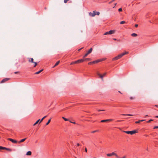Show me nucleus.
<instances>
[{
	"mask_svg": "<svg viewBox=\"0 0 158 158\" xmlns=\"http://www.w3.org/2000/svg\"><path fill=\"white\" fill-rule=\"evenodd\" d=\"M99 14L100 12H99L96 11L95 10L92 13L91 12L89 13V15L92 17H94L96 15H99Z\"/></svg>",
	"mask_w": 158,
	"mask_h": 158,
	"instance_id": "1",
	"label": "nucleus"
},
{
	"mask_svg": "<svg viewBox=\"0 0 158 158\" xmlns=\"http://www.w3.org/2000/svg\"><path fill=\"white\" fill-rule=\"evenodd\" d=\"M125 132L127 134H130L131 135H133L136 133L138 132V131L137 130H133L132 131H125Z\"/></svg>",
	"mask_w": 158,
	"mask_h": 158,
	"instance_id": "2",
	"label": "nucleus"
},
{
	"mask_svg": "<svg viewBox=\"0 0 158 158\" xmlns=\"http://www.w3.org/2000/svg\"><path fill=\"white\" fill-rule=\"evenodd\" d=\"M114 30H110L109 31H107L105 32L104 35H111L113 34L114 33Z\"/></svg>",
	"mask_w": 158,
	"mask_h": 158,
	"instance_id": "3",
	"label": "nucleus"
},
{
	"mask_svg": "<svg viewBox=\"0 0 158 158\" xmlns=\"http://www.w3.org/2000/svg\"><path fill=\"white\" fill-rule=\"evenodd\" d=\"M106 73H104L103 74V75H102L99 73H98L97 75H98L100 78H101L102 80H103V77L105 76L106 75Z\"/></svg>",
	"mask_w": 158,
	"mask_h": 158,
	"instance_id": "4",
	"label": "nucleus"
},
{
	"mask_svg": "<svg viewBox=\"0 0 158 158\" xmlns=\"http://www.w3.org/2000/svg\"><path fill=\"white\" fill-rule=\"evenodd\" d=\"M120 58H121V56H120L119 55H118L117 56H115V57H114L113 58L112 60H118L119 59H120Z\"/></svg>",
	"mask_w": 158,
	"mask_h": 158,
	"instance_id": "5",
	"label": "nucleus"
},
{
	"mask_svg": "<svg viewBox=\"0 0 158 158\" xmlns=\"http://www.w3.org/2000/svg\"><path fill=\"white\" fill-rule=\"evenodd\" d=\"M113 120V119H107L105 120H102L101 121V122L103 123V122H106L108 121H111Z\"/></svg>",
	"mask_w": 158,
	"mask_h": 158,
	"instance_id": "6",
	"label": "nucleus"
},
{
	"mask_svg": "<svg viewBox=\"0 0 158 158\" xmlns=\"http://www.w3.org/2000/svg\"><path fill=\"white\" fill-rule=\"evenodd\" d=\"M8 140H9L10 141H11L13 143H16L18 142L17 140H14V139H11V138H9Z\"/></svg>",
	"mask_w": 158,
	"mask_h": 158,
	"instance_id": "7",
	"label": "nucleus"
},
{
	"mask_svg": "<svg viewBox=\"0 0 158 158\" xmlns=\"http://www.w3.org/2000/svg\"><path fill=\"white\" fill-rule=\"evenodd\" d=\"M9 79H10V78H5L3 79L2 81H1V83H3L9 80Z\"/></svg>",
	"mask_w": 158,
	"mask_h": 158,
	"instance_id": "8",
	"label": "nucleus"
},
{
	"mask_svg": "<svg viewBox=\"0 0 158 158\" xmlns=\"http://www.w3.org/2000/svg\"><path fill=\"white\" fill-rule=\"evenodd\" d=\"M30 60H31V62L32 63H34V65L33 66V67H35L37 64V63L36 62L33 61V58H30Z\"/></svg>",
	"mask_w": 158,
	"mask_h": 158,
	"instance_id": "9",
	"label": "nucleus"
},
{
	"mask_svg": "<svg viewBox=\"0 0 158 158\" xmlns=\"http://www.w3.org/2000/svg\"><path fill=\"white\" fill-rule=\"evenodd\" d=\"M128 52H125L122 53H121L119 55H120V56H121V58L122 56H123L124 55H125L126 54H128Z\"/></svg>",
	"mask_w": 158,
	"mask_h": 158,
	"instance_id": "10",
	"label": "nucleus"
},
{
	"mask_svg": "<svg viewBox=\"0 0 158 158\" xmlns=\"http://www.w3.org/2000/svg\"><path fill=\"white\" fill-rule=\"evenodd\" d=\"M101 60H95V61H92V64H96L97 63H98L99 62H101Z\"/></svg>",
	"mask_w": 158,
	"mask_h": 158,
	"instance_id": "11",
	"label": "nucleus"
},
{
	"mask_svg": "<svg viewBox=\"0 0 158 158\" xmlns=\"http://www.w3.org/2000/svg\"><path fill=\"white\" fill-rule=\"evenodd\" d=\"M84 61H85V59H80L77 60V63L82 62H83Z\"/></svg>",
	"mask_w": 158,
	"mask_h": 158,
	"instance_id": "12",
	"label": "nucleus"
},
{
	"mask_svg": "<svg viewBox=\"0 0 158 158\" xmlns=\"http://www.w3.org/2000/svg\"><path fill=\"white\" fill-rule=\"evenodd\" d=\"M26 139H27L26 138H25L24 139H21L20 141H19L18 142V143H21L23 142Z\"/></svg>",
	"mask_w": 158,
	"mask_h": 158,
	"instance_id": "13",
	"label": "nucleus"
},
{
	"mask_svg": "<svg viewBox=\"0 0 158 158\" xmlns=\"http://www.w3.org/2000/svg\"><path fill=\"white\" fill-rule=\"evenodd\" d=\"M43 70V69H42L40 70L39 71H38V72H35V73L34 74H39L41 72H42Z\"/></svg>",
	"mask_w": 158,
	"mask_h": 158,
	"instance_id": "14",
	"label": "nucleus"
},
{
	"mask_svg": "<svg viewBox=\"0 0 158 158\" xmlns=\"http://www.w3.org/2000/svg\"><path fill=\"white\" fill-rule=\"evenodd\" d=\"M31 154V151H29L26 153V155L27 156H30Z\"/></svg>",
	"mask_w": 158,
	"mask_h": 158,
	"instance_id": "15",
	"label": "nucleus"
},
{
	"mask_svg": "<svg viewBox=\"0 0 158 158\" xmlns=\"http://www.w3.org/2000/svg\"><path fill=\"white\" fill-rule=\"evenodd\" d=\"M122 115H124V116H134V115L132 114H121Z\"/></svg>",
	"mask_w": 158,
	"mask_h": 158,
	"instance_id": "16",
	"label": "nucleus"
},
{
	"mask_svg": "<svg viewBox=\"0 0 158 158\" xmlns=\"http://www.w3.org/2000/svg\"><path fill=\"white\" fill-rule=\"evenodd\" d=\"M60 62V61H57L56 63L55 64V65H54V66L53 67L54 68L55 67H56V66H57L59 64Z\"/></svg>",
	"mask_w": 158,
	"mask_h": 158,
	"instance_id": "17",
	"label": "nucleus"
},
{
	"mask_svg": "<svg viewBox=\"0 0 158 158\" xmlns=\"http://www.w3.org/2000/svg\"><path fill=\"white\" fill-rule=\"evenodd\" d=\"M131 36L133 37H136L137 36V34L135 33H133L131 35Z\"/></svg>",
	"mask_w": 158,
	"mask_h": 158,
	"instance_id": "18",
	"label": "nucleus"
},
{
	"mask_svg": "<svg viewBox=\"0 0 158 158\" xmlns=\"http://www.w3.org/2000/svg\"><path fill=\"white\" fill-rule=\"evenodd\" d=\"M92 50H93V49L92 48H91L89 50V51H88V52H87L89 54H90V53H91L92 51Z\"/></svg>",
	"mask_w": 158,
	"mask_h": 158,
	"instance_id": "19",
	"label": "nucleus"
},
{
	"mask_svg": "<svg viewBox=\"0 0 158 158\" xmlns=\"http://www.w3.org/2000/svg\"><path fill=\"white\" fill-rule=\"evenodd\" d=\"M77 61H73V62H72L70 64L73 65V64H77Z\"/></svg>",
	"mask_w": 158,
	"mask_h": 158,
	"instance_id": "20",
	"label": "nucleus"
},
{
	"mask_svg": "<svg viewBox=\"0 0 158 158\" xmlns=\"http://www.w3.org/2000/svg\"><path fill=\"white\" fill-rule=\"evenodd\" d=\"M47 117V116H45L44 117H43L41 120H40V123L43 120V119H44L45 118H46Z\"/></svg>",
	"mask_w": 158,
	"mask_h": 158,
	"instance_id": "21",
	"label": "nucleus"
},
{
	"mask_svg": "<svg viewBox=\"0 0 158 158\" xmlns=\"http://www.w3.org/2000/svg\"><path fill=\"white\" fill-rule=\"evenodd\" d=\"M40 119H39L38 120H37L36 122L33 124V126H35V125L36 124H37L38 123V122H39V121H40Z\"/></svg>",
	"mask_w": 158,
	"mask_h": 158,
	"instance_id": "22",
	"label": "nucleus"
},
{
	"mask_svg": "<svg viewBox=\"0 0 158 158\" xmlns=\"http://www.w3.org/2000/svg\"><path fill=\"white\" fill-rule=\"evenodd\" d=\"M89 54L88 53V52H87V53H86L84 55V56H83V58H85V57H86L88 55V54Z\"/></svg>",
	"mask_w": 158,
	"mask_h": 158,
	"instance_id": "23",
	"label": "nucleus"
},
{
	"mask_svg": "<svg viewBox=\"0 0 158 158\" xmlns=\"http://www.w3.org/2000/svg\"><path fill=\"white\" fill-rule=\"evenodd\" d=\"M51 119H49L48 121V122L46 123V125H48L49 123H50V121H51Z\"/></svg>",
	"mask_w": 158,
	"mask_h": 158,
	"instance_id": "24",
	"label": "nucleus"
},
{
	"mask_svg": "<svg viewBox=\"0 0 158 158\" xmlns=\"http://www.w3.org/2000/svg\"><path fill=\"white\" fill-rule=\"evenodd\" d=\"M6 148L2 146H0V150L5 149Z\"/></svg>",
	"mask_w": 158,
	"mask_h": 158,
	"instance_id": "25",
	"label": "nucleus"
},
{
	"mask_svg": "<svg viewBox=\"0 0 158 158\" xmlns=\"http://www.w3.org/2000/svg\"><path fill=\"white\" fill-rule=\"evenodd\" d=\"M62 118H63V119H64L65 121H68L69 120V119H67V118H64V117H62Z\"/></svg>",
	"mask_w": 158,
	"mask_h": 158,
	"instance_id": "26",
	"label": "nucleus"
},
{
	"mask_svg": "<svg viewBox=\"0 0 158 158\" xmlns=\"http://www.w3.org/2000/svg\"><path fill=\"white\" fill-rule=\"evenodd\" d=\"M85 59V60H86V61H89V60H91L90 59L88 58H85V59Z\"/></svg>",
	"mask_w": 158,
	"mask_h": 158,
	"instance_id": "27",
	"label": "nucleus"
},
{
	"mask_svg": "<svg viewBox=\"0 0 158 158\" xmlns=\"http://www.w3.org/2000/svg\"><path fill=\"white\" fill-rule=\"evenodd\" d=\"M125 23H126V22L124 21H122L120 22V24H122Z\"/></svg>",
	"mask_w": 158,
	"mask_h": 158,
	"instance_id": "28",
	"label": "nucleus"
},
{
	"mask_svg": "<svg viewBox=\"0 0 158 158\" xmlns=\"http://www.w3.org/2000/svg\"><path fill=\"white\" fill-rule=\"evenodd\" d=\"M107 156H112V155L111 153H108L106 154Z\"/></svg>",
	"mask_w": 158,
	"mask_h": 158,
	"instance_id": "29",
	"label": "nucleus"
},
{
	"mask_svg": "<svg viewBox=\"0 0 158 158\" xmlns=\"http://www.w3.org/2000/svg\"><path fill=\"white\" fill-rule=\"evenodd\" d=\"M106 59V58H103L102 59H98V60H101V61H102L105 60Z\"/></svg>",
	"mask_w": 158,
	"mask_h": 158,
	"instance_id": "30",
	"label": "nucleus"
},
{
	"mask_svg": "<svg viewBox=\"0 0 158 158\" xmlns=\"http://www.w3.org/2000/svg\"><path fill=\"white\" fill-rule=\"evenodd\" d=\"M5 150H8V151H11V149H10V148H6Z\"/></svg>",
	"mask_w": 158,
	"mask_h": 158,
	"instance_id": "31",
	"label": "nucleus"
},
{
	"mask_svg": "<svg viewBox=\"0 0 158 158\" xmlns=\"http://www.w3.org/2000/svg\"><path fill=\"white\" fill-rule=\"evenodd\" d=\"M115 0H112L111 1H110L109 2V4H110L112 2H114V1H115Z\"/></svg>",
	"mask_w": 158,
	"mask_h": 158,
	"instance_id": "32",
	"label": "nucleus"
},
{
	"mask_svg": "<svg viewBox=\"0 0 158 158\" xmlns=\"http://www.w3.org/2000/svg\"><path fill=\"white\" fill-rule=\"evenodd\" d=\"M153 121V119H150L149 120H148V121L147 122L148 123H150V122L151 121Z\"/></svg>",
	"mask_w": 158,
	"mask_h": 158,
	"instance_id": "33",
	"label": "nucleus"
},
{
	"mask_svg": "<svg viewBox=\"0 0 158 158\" xmlns=\"http://www.w3.org/2000/svg\"><path fill=\"white\" fill-rule=\"evenodd\" d=\"M111 153V155H112V156H113V155H114L115 156V155H116V153H114V152H112V153Z\"/></svg>",
	"mask_w": 158,
	"mask_h": 158,
	"instance_id": "34",
	"label": "nucleus"
},
{
	"mask_svg": "<svg viewBox=\"0 0 158 158\" xmlns=\"http://www.w3.org/2000/svg\"><path fill=\"white\" fill-rule=\"evenodd\" d=\"M118 11L119 12L122 11V9L121 8H120L118 9Z\"/></svg>",
	"mask_w": 158,
	"mask_h": 158,
	"instance_id": "35",
	"label": "nucleus"
},
{
	"mask_svg": "<svg viewBox=\"0 0 158 158\" xmlns=\"http://www.w3.org/2000/svg\"><path fill=\"white\" fill-rule=\"evenodd\" d=\"M98 130H95V131H92V133H94L95 132H98Z\"/></svg>",
	"mask_w": 158,
	"mask_h": 158,
	"instance_id": "36",
	"label": "nucleus"
},
{
	"mask_svg": "<svg viewBox=\"0 0 158 158\" xmlns=\"http://www.w3.org/2000/svg\"><path fill=\"white\" fill-rule=\"evenodd\" d=\"M140 122V120H139V121H136L135 123H139Z\"/></svg>",
	"mask_w": 158,
	"mask_h": 158,
	"instance_id": "37",
	"label": "nucleus"
},
{
	"mask_svg": "<svg viewBox=\"0 0 158 158\" xmlns=\"http://www.w3.org/2000/svg\"><path fill=\"white\" fill-rule=\"evenodd\" d=\"M97 110L98 111H104V110H99V109H97Z\"/></svg>",
	"mask_w": 158,
	"mask_h": 158,
	"instance_id": "38",
	"label": "nucleus"
},
{
	"mask_svg": "<svg viewBox=\"0 0 158 158\" xmlns=\"http://www.w3.org/2000/svg\"><path fill=\"white\" fill-rule=\"evenodd\" d=\"M154 129H156V128H158V126H155L154 128H153Z\"/></svg>",
	"mask_w": 158,
	"mask_h": 158,
	"instance_id": "39",
	"label": "nucleus"
},
{
	"mask_svg": "<svg viewBox=\"0 0 158 158\" xmlns=\"http://www.w3.org/2000/svg\"><path fill=\"white\" fill-rule=\"evenodd\" d=\"M69 0H64V2L66 3Z\"/></svg>",
	"mask_w": 158,
	"mask_h": 158,
	"instance_id": "40",
	"label": "nucleus"
},
{
	"mask_svg": "<svg viewBox=\"0 0 158 158\" xmlns=\"http://www.w3.org/2000/svg\"><path fill=\"white\" fill-rule=\"evenodd\" d=\"M115 156L117 158H119V157L116 154V155H115Z\"/></svg>",
	"mask_w": 158,
	"mask_h": 158,
	"instance_id": "41",
	"label": "nucleus"
},
{
	"mask_svg": "<svg viewBox=\"0 0 158 158\" xmlns=\"http://www.w3.org/2000/svg\"><path fill=\"white\" fill-rule=\"evenodd\" d=\"M30 58H28V61H29V62H31V60H30Z\"/></svg>",
	"mask_w": 158,
	"mask_h": 158,
	"instance_id": "42",
	"label": "nucleus"
},
{
	"mask_svg": "<svg viewBox=\"0 0 158 158\" xmlns=\"http://www.w3.org/2000/svg\"><path fill=\"white\" fill-rule=\"evenodd\" d=\"M92 64V62H89L88 63V64L89 65H90V64Z\"/></svg>",
	"mask_w": 158,
	"mask_h": 158,
	"instance_id": "43",
	"label": "nucleus"
},
{
	"mask_svg": "<svg viewBox=\"0 0 158 158\" xmlns=\"http://www.w3.org/2000/svg\"><path fill=\"white\" fill-rule=\"evenodd\" d=\"M19 73V72H18V71L15 72H14V73L15 74H17L18 73Z\"/></svg>",
	"mask_w": 158,
	"mask_h": 158,
	"instance_id": "44",
	"label": "nucleus"
},
{
	"mask_svg": "<svg viewBox=\"0 0 158 158\" xmlns=\"http://www.w3.org/2000/svg\"><path fill=\"white\" fill-rule=\"evenodd\" d=\"M138 24H135V27H138Z\"/></svg>",
	"mask_w": 158,
	"mask_h": 158,
	"instance_id": "45",
	"label": "nucleus"
},
{
	"mask_svg": "<svg viewBox=\"0 0 158 158\" xmlns=\"http://www.w3.org/2000/svg\"><path fill=\"white\" fill-rule=\"evenodd\" d=\"M70 122L71 123H73V124H75L76 123L75 122H72V121H70Z\"/></svg>",
	"mask_w": 158,
	"mask_h": 158,
	"instance_id": "46",
	"label": "nucleus"
},
{
	"mask_svg": "<svg viewBox=\"0 0 158 158\" xmlns=\"http://www.w3.org/2000/svg\"><path fill=\"white\" fill-rule=\"evenodd\" d=\"M145 119H143V120H140V122H143V121H145Z\"/></svg>",
	"mask_w": 158,
	"mask_h": 158,
	"instance_id": "47",
	"label": "nucleus"
},
{
	"mask_svg": "<svg viewBox=\"0 0 158 158\" xmlns=\"http://www.w3.org/2000/svg\"><path fill=\"white\" fill-rule=\"evenodd\" d=\"M85 152H87V148H85Z\"/></svg>",
	"mask_w": 158,
	"mask_h": 158,
	"instance_id": "48",
	"label": "nucleus"
},
{
	"mask_svg": "<svg viewBox=\"0 0 158 158\" xmlns=\"http://www.w3.org/2000/svg\"><path fill=\"white\" fill-rule=\"evenodd\" d=\"M122 120H118L117 121V122H120L121 121H122Z\"/></svg>",
	"mask_w": 158,
	"mask_h": 158,
	"instance_id": "49",
	"label": "nucleus"
},
{
	"mask_svg": "<svg viewBox=\"0 0 158 158\" xmlns=\"http://www.w3.org/2000/svg\"><path fill=\"white\" fill-rule=\"evenodd\" d=\"M80 145V144L79 143H77V146H79Z\"/></svg>",
	"mask_w": 158,
	"mask_h": 158,
	"instance_id": "50",
	"label": "nucleus"
},
{
	"mask_svg": "<svg viewBox=\"0 0 158 158\" xmlns=\"http://www.w3.org/2000/svg\"><path fill=\"white\" fill-rule=\"evenodd\" d=\"M82 48H81L79 49L78 50V51H79L81 50V49H82Z\"/></svg>",
	"mask_w": 158,
	"mask_h": 158,
	"instance_id": "51",
	"label": "nucleus"
},
{
	"mask_svg": "<svg viewBox=\"0 0 158 158\" xmlns=\"http://www.w3.org/2000/svg\"><path fill=\"white\" fill-rule=\"evenodd\" d=\"M155 117L156 118H158V115L155 116Z\"/></svg>",
	"mask_w": 158,
	"mask_h": 158,
	"instance_id": "52",
	"label": "nucleus"
},
{
	"mask_svg": "<svg viewBox=\"0 0 158 158\" xmlns=\"http://www.w3.org/2000/svg\"><path fill=\"white\" fill-rule=\"evenodd\" d=\"M113 39V40H116V39H115V38H114Z\"/></svg>",
	"mask_w": 158,
	"mask_h": 158,
	"instance_id": "53",
	"label": "nucleus"
},
{
	"mask_svg": "<svg viewBox=\"0 0 158 158\" xmlns=\"http://www.w3.org/2000/svg\"><path fill=\"white\" fill-rule=\"evenodd\" d=\"M132 98H132V97H130V99H132Z\"/></svg>",
	"mask_w": 158,
	"mask_h": 158,
	"instance_id": "54",
	"label": "nucleus"
},
{
	"mask_svg": "<svg viewBox=\"0 0 158 158\" xmlns=\"http://www.w3.org/2000/svg\"><path fill=\"white\" fill-rule=\"evenodd\" d=\"M145 116L146 117H148V115H146Z\"/></svg>",
	"mask_w": 158,
	"mask_h": 158,
	"instance_id": "55",
	"label": "nucleus"
},
{
	"mask_svg": "<svg viewBox=\"0 0 158 158\" xmlns=\"http://www.w3.org/2000/svg\"><path fill=\"white\" fill-rule=\"evenodd\" d=\"M116 4H117V3H115V4L114 6L113 7L114 8V6H115L116 5Z\"/></svg>",
	"mask_w": 158,
	"mask_h": 158,
	"instance_id": "56",
	"label": "nucleus"
},
{
	"mask_svg": "<svg viewBox=\"0 0 158 158\" xmlns=\"http://www.w3.org/2000/svg\"><path fill=\"white\" fill-rule=\"evenodd\" d=\"M155 106L157 107H158V105H156Z\"/></svg>",
	"mask_w": 158,
	"mask_h": 158,
	"instance_id": "57",
	"label": "nucleus"
},
{
	"mask_svg": "<svg viewBox=\"0 0 158 158\" xmlns=\"http://www.w3.org/2000/svg\"><path fill=\"white\" fill-rule=\"evenodd\" d=\"M118 92H119V93H121V94H122V93H121L120 91H118Z\"/></svg>",
	"mask_w": 158,
	"mask_h": 158,
	"instance_id": "58",
	"label": "nucleus"
},
{
	"mask_svg": "<svg viewBox=\"0 0 158 158\" xmlns=\"http://www.w3.org/2000/svg\"><path fill=\"white\" fill-rule=\"evenodd\" d=\"M148 148H147L146 150H148Z\"/></svg>",
	"mask_w": 158,
	"mask_h": 158,
	"instance_id": "59",
	"label": "nucleus"
},
{
	"mask_svg": "<svg viewBox=\"0 0 158 158\" xmlns=\"http://www.w3.org/2000/svg\"><path fill=\"white\" fill-rule=\"evenodd\" d=\"M146 136H148V135H146Z\"/></svg>",
	"mask_w": 158,
	"mask_h": 158,
	"instance_id": "60",
	"label": "nucleus"
},
{
	"mask_svg": "<svg viewBox=\"0 0 158 158\" xmlns=\"http://www.w3.org/2000/svg\"><path fill=\"white\" fill-rule=\"evenodd\" d=\"M94 114L95 115H96V114Z\"/></svg>",
	"mask_w": 158,
	"mask_h": 158,
	"instance_id": "61",
	"label": "nucleus"
},
{
	"mask_svg": "<svg viewBox=\"0 0 158 158\" xmlns=\"http://www.w3.org/2000/svg\"><path fill=\"white\" fill-rule=\"evenodd\" d=\"M94 158H96V157H94Z\"/></svg>",
	"mask_w": 158,
	"mask_h": 158,
	"instance_id": "62",
	"label": "nucleus"
},
{
	"mask_svg": "<svg viewBox=\"0 0 158 158\" xmlns=\"http://www.w3.org/2000/svg\"><path fill=\"white\" fill-rule=\"evenodd\" d=\"M75 158H76V157H75Z\"/></svg>",
	"mask_w": 158,
	"mask_h": 158,
	"instance_id": "63",
	"label": "nucleus"
}]
</instances>
